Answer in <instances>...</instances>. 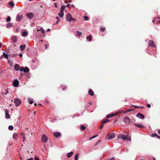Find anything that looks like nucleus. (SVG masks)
<instances>
[{
  "mask_svg": "<svg viewBox=\"0 0 160 160\" xmlns=\"http://www.w3.org/2000/svg\"><path fill=\"white\" fill-rule=\"evenodd\" d=\"M118 138L122 139L124 141L127 140L128 141H131L130 137L129 136V135H125L123 134H120L118 136Z\"/></svg>",
  "mask_w": 160,
  "mask_h": 160,
  "instance_id": "nucleus-1",
  "label": "nucleus"
},
{
  "mask_svg": "<svg viewBox=\"0 0 160 160\" xmlns=\"http://www.w3.org/2000/svg\"><path fill=\"white\" fill-rule=\"evenodd\" d=\"M14 103L17 107H18L21 103V101L18 98H15L14 100Z\"/></svg>",
  "mask_w": 160,
  "mask_h": 160,
  "instance_id": "nucleus-2",
  "label": "nucleus"
},
{
  "mask_svg": "<svg viewBox=\"0 0 160 160\" xmlns=\"http://www.w3.org/2000/svg\"><path fill=\"white\" fill-rule=\"evenodd\" d=\"M66 19L68 21L70 22L72 21L75 20L74 18H73L72 17V16L71 14H68L66 16Z\"/></svg>",
  "mask_w": 160,
  "mask_h": 160,
  "instance_id": "nucleus-3",
  "label": "nucleus"
},
{
  "mask_svg": "<svg viewBox=\"0 0 160 160\" xmlns=\"http://www.w3.org/2000/svg\"><path fill=\"white\" fill-rule=\"evenodd\" d=\"M114 137V133H110L108 135L107 138L108 139L110 140L113 139Z\"/></svg>",
  "mask_w": 160,
  "mask_h": 160,
  "instance_id": "nucleus-4",
  "label": "nucleus"
},
{
  "mask_svg": "<svg viewBox=\"0 0 160 160\" xmlns=\"http://www.w3.org/2000/svg\"><path fill=\"white\" fill-rule=\"evenodd\" d=\"M21 72L23 71L25 73H27L29 72V68L27 67H25L24 68L23 67H22L20 69Z\"/></svg>",
  "mask_w": 160,
  "mask_h": 160,
  "instance_id": "nucleus-5",
  "label": "nucleus"
},
{
  "mask_svg": "<svg viewBox=\"0 0 160 160\" xmlns=\"http://www.w3.org/2000/svg\"><path fill=\"white\" fill-rule=\"evenodd\" d=\"M19 82L17 79H15L13 81V85L15 87H18L19 85Z\"/></svg>",
  "mask_w": 160,
  "mask_h": 160,
  "instance_id": "nucleus-6",
  "label": "nucleus"
},
{
  "mask_svg": "<svg viewBox=\"0 0 160 160\" xmlns=\"http://www.w3.org/2000/svg\"><path fill=\"white\" fill-rule=\"evenodd\" d=\"M27 17L29 19L32 18L34 16V14L32 12H29L27 14Z\"/></svg>",
  "mask_w": 160,
  "mask_h": 160,
  "instance_id": "nucleus-7",
  "label": "nucleus"
},
{
  "mask_svg": "<svg viewBox=\"0 0 160 160\" xmlns=\"http://www.w3.org/2000/svg\"><path fill=\"white\" fill-rule=\"evenodd\" d=\"M22 14H18L16 17V20L17 21H20L22 19Z\"/></svg>",
  "mask_w": 160,
  "mask_h": 160,
  "instance_id": "nucleus-8",
  "label": "nucleus"
},
{
  "mask_svg": "<svg viewBox=\"0 0 160 160\" xmlns=\"http://www.w3.org/2000/svg\"><path fill=\"white\" fill-rule=\"evenodd\" d=\"M48 137L45 135H43L42 136V139L43 142H46L48 140Z\"/></svg>",
  "mask_w": 160,
  "mask_h": 160,
  "instance_id": "nucleus-9",
  "label": "nucleus"
},
{
  "mask_svg": "<svg viewBox=\"0 0 160 160\" xmlns=\"http://www.w3.org/2000/svg\"><path fill=\"white\" fill-rule=\"evenodd\" d=\"M136 117L138 118H139L142 119H143L144 118V115L139 113L137 114L136 115Z\"/></svg>",
  "mask_w": 160,
  "mask_h": 160,
  "instance_id": "nucleus-10",
  "label": "nucleus"
},
{
  "mask_svg": "<svg viewBox=\"0 0 160 160\" xmlns=\"http://www.w3.org/2000/svg\"><path fill=\"white\" fill-rule=\"evenodd\" d=\"M124 121L126 124H128L130 122V120L129 118L126 117L124 118Z\"/></svg>",
  "mask_w": 160,
  "mask_h": 160,
  "instance_id": "nucleus-11",
  "label": "nucleus"
},
{
  "mask_svg": "<svg viewBox=\"0 0 160 160\" xmlns=\"http://www.w3.org/2000/svg\"><path fill=\"white\" fill-rule=\"evenodd\" d=\"M4 110L5 113L6 118H10V116L8 114V110L6 109H4Z\"/></svg>",
  "mask_w": 160,
  "mask_h": 160,
  "instance_id": "nucleus-12",
  "label": "nucleus"
},
{
  "mask_svg": "<svg viewBox=\"0 0 160 160\" xmlns=\"http://www.w3.org/2000/svg\"><path fill=\"white\" fill-rule=\"evenodd\" d=\"M117 115V113H112L110 114H109L107 116V118H111L113 117H114Z\"/></svg>",
  "mask_w": 160,
  "mask_h": 160,
  "instance_id": "nucleus-13",
  "label": "nucleus"
},
{
  "mask_svg": "<svg viewBox=\"0 0 160 160\" xmlns=\"http://www.w3.org/2000/svg\"><path fill=\"white\" fill-rule=\"evenodd\" d=\"M149 46H151L152 47H155L156 46L154 44L152 40H150L149 41Z\"/></svg>",
  "mask_w": 160,
  "mask_h": 160,
  "instance_id": "nucleus-14",
  "label": "nucleus"
},
{
  "mask_svg": "<svg viewBox=\"0 0 160 160\" xmlns=\"http://www.w3.org/2000/svg\"><path fill=\"white\" fill-rule=\"evenodd\" d=\"M134 125L136 127L141 128H144V127L141 123L136 124L134 123Z\"/></svg>",
  "mask_w": 160,
  "mask_h": 160,
  "instance_id": "nucleus-15",
  "label": "nucleus"
},
{
  "mask_svg": "<svg viewBox=\"0 0 160 160\" xmlns=\"http://www.w3.org/2000/svg\"><path fill=\"white\" fill-rule=\"evenodd\" d=\"M15 70L16 71H18L20 70V66L18 64H16L14 66Z\"/></svg>",
  "mask_w": 160,
  "mask_h": 160,
  "instance_id": "nucleus-16",
  "label": "nucleus"
},
{
  "mask_svg": "<svg viewBox=\"0 0 160 160\" xmlns=\"http://www.w3.org/2000/svg\"><path fill=\"white\" fill-rule=\"evenodd\" d=\"M54 135L56 138H58L61 135V133L60 132H55L54 133Z\"/></svg>",
  "mask_w": 160,
  "mask_h": 160,
  "instance_id": "nucleus-17",
  "label": "nucleus"
},
{
  "mask_svg": "<svg viewBox=\"0 0 160 160\" xmlns=\"http://www.w3.org/2000/svg\"><path fill=\"white\" fill-rule=\"evenodd\" d=\"M37 31H41V33L42 34H44L45 33V31L44 29L42 28H38L37 29Z\"/></svg>",
  "mask_w": 160,
  "mask_h": 160,
  "instance_id": "nucleus-18",
  "label": "nucleus"
},
{
  "mask_svg": "<svg viewBox=\"0 0 160 160\" xmlns=\"http://www.w3.org/2000/svg\"><path fill=\"white\" fill-rule=\"evenodd\" d=\"M12 39L14 43L16 42L17 41V37L15 36H13Z\"/></svg>",
  "mask_w": 160,
  "mask_h": 160,
  "instance_id": "nucleus-19",
  "label": "nucleus"
},
{
  "mask_svg": "<svg viewBox=\"0 0 160 160\" xmlns=\"http://www.w3.org/2000/svg\"><path fill=\"white\" fill-rule=\"evenodd\" d=\"M25 48H26L25 45L24 44V45H21L20 46V50L22 51H23L24 50V49Z\"/></svg>",
  "mask_w": 160,
  "mask_h": 160,
  "instance_id": "nucleus-20",
  "label": "nucleus"
},
{
  "mask_svg": "<svg viewBox=\"0 0 160 160\" xmlns=\"http://www.w3.org/2000/svg\"><path fill=\"white\" fill-rule=\"evenodd\" d=\"M22 36L24 37H26L28 35V32L26 31H23L22 32Z\"/></svg>",
  "mask_w": 160,
  "mask_h": 160,
  "instance_id": "nucleus-21",
  "label": "nucleus"
},
{
  "mask_svg": "<svg viewBox=\"0 0 160 160\" xmlns=\"http://www.w3.org/2000/svg\"><path fill=\"white\" fill-rule=\"evenodd\" d=\"M88 93L91 96L94 95V92L92 89L89 90Z\"/></svg>",
  "mask_w": 160,
  "mask_h": 160,
  "instance_id": "nucleus-22",
  "label": "nucleus"
},
{
  "mask_svg": "<svg viewBox=\"0 0 160 160\" xmlns=\"http://www.w3.org/2000/svg\"><path fill=\"white\" fill-rule=\"evenodd\" d=\"M13 138L17 140L18 139V134L17 133H14L13 135Z\"/></svg>",
  "mask_w": 160,
  "mask_h": 160,
  "instance_id": "nucleus-23",
  "label": "nucleus"
},
{
  "mask_svg": "<svg viewBox=\"0 0 160 160\" xmlns=\"http://www.w3.org/2000/svg\"><path fill=\"white\" fill-rule=\"evenodd\" d=\"M66 7L64 5H62L60 9V12H63L65 8Z\"/></svg>",
  "mask_w": 160,
  "mask_h": 160,
  "instance_id": "nucleus-24",
  "label": "nucleus"
},
{
  "mask_svg": "<svg viewBox=\"0 0 160 160\" xmlns=\"http://www.w3.org/2000/svg\"><path fill=\"white\" fill-rule=\"evenodd\" d=\"M73 154V152H71L68 153L67 154V157L68 158H70L71 157Z\"/></svg>",
  "mask_w": 160,
  "mask_h": 160,
  "instance_id": "nucleus-25",
  "label": "nucleus"
},
{
  "mask_svg": "<svg viewBox=\"0 0 160 160\" xmlns=\"http://www.w3.org/2000/svg\"><path fill=\"white\" fill-rule=\"evenodd\" d=\"M58 15L60 18H62L64 15V12H60L58 14Z\"/></svg>",
  "mask_w": 160,
  "mask_h": 160,
  "instance_id": "nucleus-26",
  "label": "nucleus"
},
{
  "mask_svg": "<svg viewBox=\"0 0 160 160\" xmlns=\"http://www.w3.org/2000/svg\"><path fill=\"white\" fill-rule=\"evenodd\" d=\"M76 33V35L78 36H81L82 35L81 32L79 31H77Z\"/></svg>",
  "mask_w": 160,
  "mask_h": 160,
  "instance_id": "nucleus-27",
  "label": "nucleus"
},
{
  "mask_svg": "<svg viewBox=\"0 0 160 160\" xmlns=\"http://www.w3.org/2000/svg\"><path fill=\"white\" fill-rule=\"evenodd\" d=\"M3 55L6 59H8V55L7 54H6L5 52H3Z\"/></svg>",
  "mask_w": 160,
  "mask_h": 160,
  "instance_id": "nucleus-28",
  "label": "nucleus"
},
{
  "mask_svg": "<svg viewBox=\"0 0 160 160\" xmlns=\"http://www.w3.org/2000/svg\"><path fill=\"white\" fill-rule=\"evenodd\" d=\"M9 4L11 6V7H13L14 5V3L12 1H10L9 2Z\"/></svg>",
  "mask_w": 160,
  "mask_h": 160,
  "instance_id": "nucleus-29",
  "label": "nucleus"
},
{
  "mask_svg": "<svg viewBox=\"0 0 160 160\" xmlns=\"http://www.w3.org/2000/svg\"><path fill=\"white\" fill-rule=\"evenodd\" d=\"M86 128L85 126L84 125H82L80 127V129L82 130H84Z\"/></svg>",
  "mask_w": 160,
  "mask_h": 160,
  "instance_id": "nucleus-30",
  "label": "nucleus"
},
{
  "mask_svg": "<svg viewBox=\"0 0 160 160\" xmlns=\"http://www.w3.org/2000/svg\"><path fill=\"white\" fill-rule=\"evenodd\" d=\"M109 120L107 119H104L102 121V122L105 123L108 122Z\"/></svg>",
  "mask_w": 160,
  "mask_h": 160,
  "instance_id": "nucleus-31",
  "label": "nucleus"
},
{
  "mask_svg": "<svg viewBox=\"0 0 160 160\" xmlns=\"http://www.w3.org/2000/svg\"><path fill=\"white\" fill-rule=\"evenodd\" d=\"M28 102L31 104L32 103H33V99L29 98L28 99Z\"/></svg>",
  "mask_w": 160,
  "mask_h": 160,
  "instance_id": "nucleus-32",
  "label": "nucleus"
},
{
  "mask_svg": "<svg viewBox=\"0 0 160 160\" xmlns=\"http://www.w3.org/2000/svg\"><path fill=\"white\" fill-rule=\"evenodd\" d=\"M91 35H89V36H88L87 37V39H89V41H90L92 40V38H91Z\"/></svg>",
  "mask_w": 160,
  "mask_h": 160,
  "instance_id": "nucleus-33",
  "label": "nucleus"
},
{
  "mask_svg": "<svg viewBox=\"0 0 160 160\" xmlns=\"http://www.w3.org/2000/svg\"><path fill=\"white\" fill-rule=\"evenodd\" d=\"M12 26V23H9L7 24V25L6 26V27L7 28H9L11 27Z\"/></svg>",
  "mask_w": 160,
  "mask_h": 160,
  "instance_id": "nucleus-34",
  "label": "nucleus"
},
{
  "mask_svg": "<svg viewBox=\"0 0 160 160\" xmlns=\"http://www.w3.org/2000/svg\"><path fill=\"white\" fill-rule=\"evenodd\" d=\"M11 18L10 17L8 16L6 18V20L7 22H9L11 21Z\"/></svg>",
  "mask_w": 160,
  "mask_h": 160,
  "instance_id": "nucleus-35",
  "label": "nucleus"
},
{
  "mask_svg": "<svg viewBox=\"0 0 160 160\" xmlns=\"http://www.w3.org/2000/svg\"><path fill=\"white\" fill-rule=\"evenodd\" d=\"M8 129L10 130H12L13 129V127L12 126V125H10L8 127Z\"/></svg>",
  "mask_w": 160,
  "mask_h": 160,
  "instance_id": "nucleus-36",
  "label": "nucleus"
},
{
  "mask_svg": "<svg viewBox=\"0 0 160 160\" xmlns=\"http://www.w3.org/2000/svg\"><path fill=\"white\" fill-rule=\"evenodd\" d=\"M84 18L85 21H88L89 20L88 17L86 16H84Z\"/></svg>",
  "mask_w": 160,
  "mask_h": 160,
  "instance_id": "nucleus-37",
  "label": "nucleus"
},
{
  "mask_svg": "<svg viewBox=\"0 0 160 160\" xmlns=\"http://www.w3.org/2000/svg\"><path fill=\"white\" fill-rule=\"evenodd\" d=\"M21 134L22 135V138H23V141L24 142V139H25V134H24V133H21Z\"/></svg>",
  "mask_w": 160,
  "mask_h": 160,
  "instance_id": "nucleus-38",
  "label": "nucleus"
},
{
  "mask_svg": "<svg viewBox=\"0 0 160 160\" xmlns=\"http://www.w3.org/2000/svg\"><path fill=\"white\" fill-rule=\"evenodd\" d=\"M56 18L58 20V21L57 22H56V24H58L59 23V21H60V18H59L58 17H56Z\"/></svg>",
  "mask_w": 160,
  "mask_h": 160,
  "instance_id": "nucleus-39",
  "label": "nucleus"
},
{
  "mask_svg": "<svg viewBox=\"0 0 160 160\" xmlns=\"http://www.w3.org/2000/svg\"><path fill=\"white\" fill-rule=\"evenodd\" d=\"M98 136V135H94V136H93V137H91L90 139H89V140H91L92 139L96 137L97 136Z\"/></svg>",
  "mask_w": 160,
  "mask_h": 160,
  "instance_id": "nucleus-40",
  "label": "nucleus"
},
{
  "mask_svg": "<svg viewBox=\"0 0 160 160\" xmlns=\"http://www.w3.org/2000/svg\"><path fill=\"white\" fill-rule=\"evenodd\" d=\"M75 160H78V154H77L75 157Z\"/></svg>",
  "mask_w": 160,
  "mask_h": 160,
  "instance_id": "nucleus-41",
  "label": "nucleus"
},
{
  "mask_svg": "<svg viewBox=\"0 0 160 160\" xmlns=\"http://www.w3.org/2000/svg\"><path fill=\"white\" fill-rule=\"evenodd\" d=\"M158 135L156 133H153L152 135V137H154L155 136H156L157 137Z\"/></svg>",
  "mask_w": 160,
  "mask_h": 160,
  "instance_id": "nucleus-42",
  "label": "nucleus"
},
{
  "mask_svg": "<svg viewBox=\"0 0 160 160\" xmlns=\"http://www.w3.org/2000/svg\"><path fill=\"white\" fill-rule=\"evenodd\" d=\"M105 28L104 27H101L100 28L101 31H104L105 30Z\"/></svg>",
  "mask_w": 160,
  "mask_h": 160,
  "instance_id": "nucleus-43",
  "label": "nucleus"
},
{
  "mask_svg": "<svg viewBox=\"0 0 160 160\" xmlns=\"http://www.w3.org/2000/svg\"><path fill=\"white\" fill-rule=\"evenodd\" d=\"M34 160H39V159L38 157L36 156H35L34 158Z\"/></svg>",
  "mask_w": 160,
  "mask_h": 160,
  "instance_id": "nucleus-44",
  "label": "nucleus"
},
{
  "mask_svg": "<svg viewBox=\"0 0 160 160\" xmlns=\"http://www.w3.org/2000/svg\"><path fill=\"white\" fill-rule=\"evenodd\" d=\"M132 110V109H128L126 111V112H129L131 111Z\"/></svg>",
  "mask_w": 160,
  "mask_h": 160,
  "instance_id": "nucleus-45",
  "label": "nucleus"
},
{
  "mask_svg": "<svg viewBox=\"0 0 160 160\" xmlns=\"http://www.w3.org/2000/svg\"><path fill=\"white\" fill-rule=\"evenodd\" d=\"M132 106L134 107L135 108H139V107L138 106H137L135 105H133Z\"/></svg>",
  "mask_w": 160,
  "mask_h": 160,
  "instance_id": "nucleus-46",
  "label": "nucleus"
},
{
  "mask_svg": "<svg viewBox=\"0 0 160 160\" xmlns=\"http://www.w3.org/2000/svg\"><path fill=\"white\" fill-rule=\"evenodd\" d=\"M147 106L148 108H150L151 107V105L150 104H148L147 105Z\"/></svg>",
  "mask_w": 160,
  "mask_h": 160,
  "instance_id": "nucleus-47",
  "label": "nucleus"
},
{
  "mask_svg": "<svg viewBox=\"0 0 160 160\" xmlns=\"http://www.w3.org/2000/svg\"><path fill=\"white\" fill-rule=\"evenodd\" d=\"M70 6V4H67L66 5V7H69Z\"/></svg>",
  "mask_w": 160,
  "mask_h": 160,
  "instance_id": "nucleus-48",
  "label": "nucleus"
},
{
  "mask_svg": "<svg viewBox=\"0 0 160 160\" xmlns=\"http://www.w3.org/2000/svg\"><path fill=\"white\" fill-rule=\"evenodd\" d=\"M45 47L46 49H47L48 47V45H45Z\"/></svg>",
  "mask_w": 160,
  "mask_h": 160,
  "instance_id": "nucleus-49",
  "label": "nucleus"
},
{
  "mask_svg": "<svg viewBox=\"0 0 160 160\" xmlns=\"http://www.w3.org/2000/svg\"><path fill=\"white\" fill-rule=\"evenodd\" d=\"M103 127V125H102L99 128V129H101V128H102Z\"/></svg>",
  "mask_w": 160,
  "mask_h": 160,
  "instance_id": "nucleus-50",
  "label": "nucleus"
},
{
  "mask_svg": "<svg viewBox=\"0 0 160 160\" xmlns=\"http://www.w3.org/2000/svg\"><path fill=\"white\" fill-rule=\"evenodd\" d=\"M27 160H33V158H31L29 159H28Z\"/></svg>",
  "mask_w": 160,
  "mask_h": 160,
  "instance_id": "nucleus-51",
  "label": "nucleus"
},
{
  "mask_svg": "<svg viewBox=\"0 0 160 160\" xmlns=\"http://www.w3.org/2000/svg\"><path fill=\"white\" fill-rule=\"evenodd\" d=\"M115 160V159L114 158H112L111 159H110V158L109 159V160Z\"/></svg>",
  "mask_w": 160,
  "mask_h": 160,
  "instance_id": "nucleus-52",
  "label": "nucleus"
},
{
  "mask_svg": "<svg viewBox=\"0 0 160 160\" xmlns=\"http://www.w3.org/2000/svg\"><path fill=\"white\" fill-rule=\"evenodd\" d=\"M8 90H6V93H5V94H8Z\"/></svg>",
  "mask_w": 160,
  "mask_h": 160,
  "instance_id": "nucleus-53",
  "label": "nucleus"
},
{
  "mask_svg": "<svg viewBox=\"0 0 160 160\" xmlns=\"http://www.w3.org/2000/svg\"><path fill=\"white\" fill-rule=\"evenodd\" d=\"M54 5H55V6L56 7V8H57V3H55Z\"/></svg>",
  "mask_w": 160,
  "mask_h": 160,
  "instance_id": "nucleus-54",
  "label": "nucleus"
},
{
  "mask_svg": "<svg viewBox=\"0 0 160 160\" xmlns=\"http://www.w3.org/2000/svg\"><path fill=\"white\" fill-rule=\"evenodd\" d=\"M19 56L20 57H22V54H20L19 55Z\"/></svg>",
  "mask_w": 160,
  "mask_h": 160,
  "instance_id": "nucleus-55",
  "label": "nucleus"
},
{
  "mask_svg": "<svg viewBox=\"0 0 160 160\" xmlns=\"http://www.w3.org/2000/svg\"><path fill=\"white\" fill-rule=\"evenodd\" d=\"M101 141V140H99L98 141V142H97V143H96V144H97L98 143L100 142Z\"/></svg>",
  "mask_w": 160,
  "mask_h": 160,
  "instance_id": "nucleus-56",
  "label": "nucleus"
},
{
  "mask_svg": "<svg viewBox=\"0 0 160 160\" xmlns=\"http://www.w3.org/2000/svg\"><path fill=\"white\" fill-rule=\"evenodd\" d=\"M158 133L160 135V130H159L158 131Z\"/></svg>",
  "mask_w": 160,
  "mask_h": 160,
  "instance_id": "nucleus-57",
  "label": "nucleus"
},
{
  "mask_svg": "<svg viewBox=\"0 0 160 160\" xmlns=\"http://www.w3.org/2000/svg\"><path fill=\"white\" fill-rule=\"evenodd\" d=\"M157 137L158 138H159V139H160V136H158H158H157Z\"/></svg>",
  "mask_w": 160,
  "mask_h": 160,
  "instance_id": "nucleus-58",
  "label": "nucleus"
},
{
  "mask_svg": "<svg viewBox=\"0 0 160 160\" xmlns=\"http://www.w3.org/2000/svg\"><path fill=\"white\" fill-rule=\"evenodd\" d=\"M2 46V44L0 43V48H1V47Z\"/></svg>",
  "mask_w": 160,
  "mask_h": 160,
  "instance_id": "nucleus-59",
  "label": "nucleus"
},
{
  "mask_svg": "<svg viewBox=\"0 0 160 160\" xmlns=\"http://www.w3.org/2000/svg\"><path fill=\"white\" fill-rule=\"evenodd\" d=\"M48 103V101H46V104H47V103Z\"/></svg>",
  "mask_w": 160,
  "mask_h": 160,
  "instance_id": "nucleus-60",
  "label": "nucleus"
},
{
  "mask_svg": "<svg viewBox=\"0 0 160 160\" xmlns=\"http://www.w3.org/2000/svg\"><path fill=\"white\" fill-rule=\"evenodd\" d=\"M34 105H35V106H36L37 105V104L36 103H35L34 104Z\"/></svg>",
  "mask_w": 160,
  "mask_h": 160,
  "instance_id": "nucleus-61",
  "label": "nucleus"
},
{
  "mask_svg": "<svg viewBox=\"0 0 160 160\" xmlns=\"http://www.w3.org/2000/svg\"><path fill=\"white\" fill-rule=\"evenodd\" d=\"M48 31H50V29H48Z\"/></svg>",
  "mask_w": 160,
  "mask_h": 160,
  "instance_id": "nucleus-62",
  "label": "nucleus"
},
{
  "mask_svg": "<svg viewBox=\"0 0 160 160\" xmlns=\"http://www.w3.org/2000/svg\"><path fill=\"white\" fill-rule=\"evenodd\" d=\"M158 22L159 23H160V21H158Z\"/></svg>",
  "mask_w": 160,
  "mask_h": 160,
  "instance_id": "nucleus-63",
  "label": "nucleus"
},
{
  "mask_svg": "<svg viewBox=\"0 0 160 160\" xmlns=\"http://www.w3.org/2000/svg\"><path fill=\"white\" fill-rule=\"evenodd\" d=\"M153 160H155V158H153Z\"/></svg>",
  "mask_w": 160,
  "mask_h": 160,
  "instance_id": "nucleus-64",
  "label": "nucleus"
}]
</instances>
